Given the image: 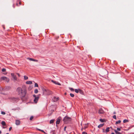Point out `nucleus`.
Returning <instances> with one entry per match:
<instances>
[{"instance_id":"nucleus-4","label":"nucleus","mask_w":134,"mask_h":134,"mask_svg":"<svg viewBox=\"0 0 134 134\" xmlns=\"http://www.w3.org/2000/svg\"><path fill=\"white\" fill-rule=\"evenodd\" d=\"M1 80H5L7 82H8L9 81V79L5 77H2L1 78Z\"/></svg>"},{"instance_id":"nucleus-38","label":"nucleus","mask_w":134,"mask_h":134,"mask_svg":"<svg viewBox=\"0 0 134 134\" xmlns=\"http://www.w3.org/2000/svg\"><path fill=\"white\" fill-rule=\"evenodd\" d=\"M12 129V127H10L9 128V131H10L11 130V129Z\"/></svg>"},{"instance_id":"nucleus-29","label":"nucleus","mask_w":134,"mask_h":134,"mask_svg":"<svg viewBox=\"0 0 134 134\" xmlns=\"http://www.w3.org/2000/svg\"><path fill=\"white\" fill-rule=\"evenodd\" d=\"M69 89L71 91H74V89L72 88H70Z\"/></svg>"},{"instance_id":"nucleus-34","label":"nucleus","mask_w":134,"mask_h":134,"mask_svg":"<svg viewBox=\"0 0 134 134\" xmlns=\"http://www.w3.org/2000/svg\"><path fill=\"white\" fill-rule=\"evenodd\" d=\"M113 118L115 119H116V116L115 115H114L113 116Z\"/></svg>"},{"instance_id":"nucleus-39","label":"nucleus","mask_w":134,"mask_h":134,"mask_svg":"<svg viewBox=\"0 0 134 134\" xmlns=\"http://www.w3.org/2000/svg\"><path fill=\"white\" fill-rule=\"evenodd\" d=\"M16 100L17 101H18L19 100V99L18 98H15Z\"/></svg>"},{"instance_id":"nucleus-40","label":"nucleus","mask_w":134,"mask_h":134,"mask_svg":"<svg viewBox=\"0 0 134 134\" xmlns=\"http://www.w3.org/2000/svg\"><path fill=\"white\" fill-rule=\"evenodd\" d=\"M33 96L35 98L37 97H36V96L35 94H34L33 95Z\"/></svg>"},{"instance_id":"nucleus-26","label":"nucleus","mask_w":134,"mask_h":134,"mask_svg":"<svg viewBox=\"0 0 134 134\" xmlns=\"http://www.w3.org/2000/svg\"><path fill=\"white\" fill-rule=\"evenodd\" d=\"M121 122V121L120 120H118V121H116V124H118L120 123Z\"/></svg>"},{"instance_id":"nucleus-5","label":"nucleus","mask_w":134,"mask_h":134,"mask_svg":"<svg viewBox=\"0 0 134 134\" xmlns=\"http://www.w3.org/2000/svg\"><path fill=\"white\" fill-rule=\"evenodd\" d=\"M61 119L62 118L60 117H59L57 118L56 121V124L57 125L59 124L60 122Z\"/></svg>"},{"instance_id":"nucleus-51","label":"nucleus","mask_w":134,"mask_h":134,"mask_svg":"<svg viewBox=\"0 0 134 134\" xmlns=\"http://www.w3.org/2000/svg\"><path fill=\"white\" fill-rule=\"evenodd\" d=\"M114 114H115V112H114Z\"/></svg>"},{"instance_id":"nucleus-32","label":"nucleus","mask_w":134,"mask_h":134,"mask_svg":"<svg viewBox=\"0 0 134 134\" xmlns=\"http://www.w3.org/2000/svg\"><path fill=\"white\" fill-rule=\"evenodd\" d=\"M80 90V91H79V92L81 94H82L83 93V92H82V91L81 90Z\"/></svg>"},{"instance_id":"nucleus-6","label":"nucleus","mask_w":134,"mask_h":134,"mask_svg":"<svg viewBox=\"0 0 134 134\" xmlns=\"http://www.w3.org/2000/svg\"><path fill=\"white\" fill-rule=\"evenodd\" d=\"M59 99V98L58 97H54L52 99L53 102H56Z\"/></svg>"},{"instance_id":"nucleus-12","label":"nucleus","mask_w":134,"mask_h":134,"mask_svg":"<svg viewBox=\"0 0 134 134\" xmlns=\"http://www.w3.org/2000/svg\"><path fill=\"white\" fill-rule=\"evenodd\" d=\"M110 128H111L112 127H108L106 129L105 132L106 133H108L109 131V129Z\"/></svg>"},{"instance_id":"nucleus-47","label":"nucleus","mask_w":134,"mask_h":134,"mask_svg":"<svg viewBox=\"0 0 134 134\" xmlns=\"http://www.w3.org/2000/svg\"><path fill=\"white\" fill-rule=\"evenodd\" d=\"M2 133L1 131L0 130V134H1Z\"/></svg>"},{"instance_id":"nucleus-48","label":"nucleus","mask_w":134,"mask_h":134,"mask_svg":"<svg viewBox=\"0 0 134 134\" xmlns=\"http://www.w3.org/2000/svg\"><path fill=\"white\" fill-rule=\"evenodd\" d=\"M111 134H115L114 133V132H112L111 133Z\"/></svg>"},{"instance_id":"nucleus-13","label":"nucleus","mask_w":134,"mask_h":134,"mask_svg":"<svg viewBox=\"0 0 134 134\" xmlns=\"http://www.w3.org/2000/svg\"><path fill=\"white\" fill-rule=\"evenodd\" d=\"M15 123L16 125H19L20 124V121L19 120H17L16 121Z\"/></svg>"},{"instance_id":"nucleus-31","label":"nucleus","mask_w":134,"mask_h":134,"mask_svg":"<svg viewBox=\"0 0 134 134\" xmlns=\"http://www.w3.org/2000/svg\"><path fill=\"white\" fill-rule=\"evenodd\" d=\"M5 113L4 111H2L1 112V114L3 115H5Z\"/></svg>"},{"instance_id":"nucleus-55","label":"nucleus","mask_w":134,"mask_h":134,"mask_svg":"<svg viewBox=\"0 0 134 134\" xmlns=\"http://www.w3.org/2000/svg\"><path fill=\"white\" fill-rule=\"evenodd\" d=\"M1 69V67H0V69Z\"/></svg>"},{"instance_id":"nucleus-46","label":"nucleus","mask_w":134,"mask_h":134,"mask_svg":"<svg viewBox=\"0 0 134 134\" xmlns=\"http://www.w3.org/2000/svg\"><path fill=\"white\" fill-rule=\"evenodd\" d=\"M3 128H5V127H4V126H2Z\"/></svg>"},{"instance_id":"nucleus-16","label":"nucleus","mask_w":134,"mask_h":134,"mask_svg":"<svg viewBox=\"0 0 134 134\" xmlns=\"http://www.w3.org/2000/svg\"><path fill=\"white\" fill-rule=\"evenodd\" d=\"M114 131L116 133L115 134H122V133L116 130H114Z\"/></svg>"},{"instance_id":"nucleus-11","label":"nucleus","mask_w":134,"mask_h":134,"mask_svg":"<svg viewBox=\"0 0 134 134\" xmlns=\"http://www.w3.org/2000/svg\"><path fill=\"white\" fill-rule=\"evenodd\" d=\"M38 97H37L35 98L34 100V102L35 103H36L38 100Z\"/></svg>"},{"instance_id":"nucleus-37","label":"nucleus","mask_w":134,"mask_h":134,"mask_svg":"<svg viewBox=\"0 0 134 134\" xmlns=\"http://www.w3.org/2000/svg\"><path fill=\"white\" fill-rule=\"evenodd\" d=\"M117 130L118 131H120L121 129H120V128H117Z\"/></svg>"},{"instance_id":"nucleus-18","label":"nucleus","mask_w":134,"mask_h":134,"mask_svg":"<svg viewBox=\"0 0 134 134\" xmlns=\"http://www.w3.org/2000/svg\"><path fill=\"white\" fill-rule=\"evenodd\" d=\"M51 133H52V134H55V131L52 130H51Z\"/></svg>"},{"instance_id":"nucleus-50","label":"nucleus","mask_w":134,"mask_h":134,"mask_svg":"<svg viewBox=\"0 0 134 134\" xmlns=\"http://www.w3.org/2000/svg\"><path fill=\"white\" fill-rule=\"evenodd\" d=\"M66 93H65V95H66Z\"/></svg>"},{"instance_id":"nucleus-3","label":"nucleus","mask_w":134,"mask_h":134,"mask_svg":"<svg viewBox=\"0 0 134 134\" xmlns=\"http://www.w3.org/2000/svg\"><path fill=\"white\" fill-rule=\"evenodd\" d=\"M43 92L44 93H45L46 92H49V93H46V94L47 95H48L52 94V92L48 90H46L45 89H43Z\"/></svg>"},{"instance_id":"nucleus-35","label":"nucleus","mask_w":134,"mask_h":134,"mask_svg":"<svg viewBox=\"0 0 134 134\" xmlns=\"http://www.w3.org/2000/svg\"><path fill=\"white\" fill-rule=\"evenodd\" d=\"M82 134H87V133L85 132H82Z\"/></svg>"},{"instance_id":"nucleus-1","label":"nucleus","mask_w":134,"mask_h":134,"mask_svg":"<svg viewBox=\"0 0 134 134\" xmlns=\"http://www.w3.org/2000/svg\"><path fill=\"white\" fill-rule=\"evenodd\" d=\"M16 91L18 93V95L22 97H24L26 94V88L25 85H23L21 87H18L16 89Z\"/></svg>"},{"instance_id":"nucleus-24","label":"nucleus","mask_w":134,"mask_h":134,"mask_svg":"<svg viewBox=\"0 0 134 134\" xmlns=\"http://www.w3.org/2000/svg\"><path fill=\"white\" fill-rule=\"evenodd\" d=\"M37 129L39 131H41V132H44V133H46L43 130H41L40 129H37Z\"/></svg>"},{"instance_id":"nucleus-14","label":"nucleus","mask_w":134,"mask_h":134,"mask_svg":"<svg viewBox=\"0 0 134 134\" xmlns=\"http://www.w3.org/2000/svg\"><path fill=\"white\" fill-rule=\"evenodd\" d=\"M6 69L5 68H3L2 69V71L3 72H5V73H3L4 74L6 75L7 74V73L6 72Z\"/></svg>"},{"instance_id":"nucleus-33","label":"nucleus","mask_w":134,"mask_h":134,"mask_svg":"<svg viewBox=\"0 0 134 134\" xmlns=\"http://www.w3.org/2000/svg\"><path fill=\"white\" fill-rule=\"evenodd\" d=\"M100 121L102 122H103L104 121V120L102 119H100Z\"/></svg>"},{"instance_id":"nucleus-2","label":"nucleus","mask_w":134,"mask_h":134,"mask_svg":"<svg viewBox=\"0 0 134 134\" xmlns=\"http://www.w3.org/2000/svg\"><path fill=\"white\" fill-rule=\"evenodd\" d=\"M71 120V118L68 117V116H66L64 118L63 121L65 123H68Z\"/></svg>"},{"instance_id":"nucleus-23","label":"nucleus","mask_w":134,"mask_h":134,"mask_svg":"<svg viewBox=\"0 0 134 134\" xmlns=\"http://www.w3.org/2000/svg\"><path fill=\"white\" fill-rule=\"evenodd\" d=\"M129 121L127 119H125L124 120H123V122L124 123H126L128 122Z\"/></svg>"},{"instance_id":"nucleus-8","label":"nucleus","mask_w":134,"mask_h":134,"mask_svg":"<svg viewBox=\"0 0 134 134\" xmlns=\"http://www.w3.org/2000/svg\"><path fill=\"white\" fill-rule=\"evenodd\" d=\"M51 81L55 84L58 85H61V84L60 83L56 81H54L53 80H51Z\"/></svg>"},{"instance_id":"nucleus-36","label":"nucleus","mask_w":134,"mask_h":134,"mask_svg":"<svg viewBox=\"0 0 134 134\" xmlns=\"http://www.w3.org/2000/svg\"><path fill=\"white\" fill-rule=\"evenodd\" d=\"M66 128V126H65L64 128V131H65Z\"/></svg>"},{"instance_id":"nucleus-20","label":"nucleus","mask_w":134,"mask_h":134,"mask_svg":"<svg viewBox=\"0 0 134 134\" xmlns=\"http://www.w3.org/2000/svg\"><path fill=\"white\" fill-rule=\"evenodd\" d=\"M80 90V89H78H78H75V91L76 93H77L79 92V91H80L79 90Z\"/></svg>"},{"instance_id":"nucleus-52","label":"nucleus","mask_w":134,"mask_h":134,"mask_svg":"<svg viewBox=\"0 0 134 134\" xmlns=\"http://www.w3.org/2000/svg\"><path fill=\"white\" fill-rule=\"evenodd\" d=\"M6 134H9V133H6Z\"/></svg>"},{"instance_id":"nucleus-7","label":"nucleus","mask_w":134,"mask_h":134,"mask_svg":"<svg viewBox=\"0 0 134 134\" xmlns=\"http://www.w3.org/2000/svg\"><path fill=\"white\" fill-rule=\"evenodd\" d=\"M11 74L14 80H17V78L16 76L14 75V74L13 73H11Z\"/></svg>"},{"instance_id":"nucleus-17","label":"nucleus","mask_w":134,"mask_h":134,"mask_svg":"<svg viewBox=\"0 0 134 134\" xmlns=\"http://www.w3.org/2000/svg\"><path fill=\"white\" fill-rule=\"evenodd\" d=\"M32 83V82L30 81H27L26 82V83L27 84H31Z\"/></svg>"},{"instance_id":"nucleus-49","label":"nucleus","mask_w":134,"mask_h":134,"mask_svg":"<svg viewBox=\"0 0 134 134\" xmlns=\"http://www.w3.org/2000/svg\"><path fill=\"white\" fill-rule=\"evenodd\" d=\"M19 4L20 5V4H21V2H19Z\"/></svg>"},{"instance_id":"nucleus-9","label":"nucleus","mask_w":134,"mask_h":134,"mask_svg":"<svg viewBox=\"0 0 134 134\" xmlns=\"http://www.w3.org/2000/svg\"><path fill=\"white\" fill-rule=\"evenodd\" d=\"M104 113V111L101 108L98 111V113L99 114H103Z\"/></svg>"},{"instance_id":"nucleus-10","label":"nucleus","mask_w":134,"mask_h":134,"mask_svg":"<svg viewBox=\"0 0 134 134\" xmlns=\"http://www.w3.org/2000/svg\"><path fill=\"white\" fill-rule=\"evenodd\" d=\"M27 59L30 61H32L36 62H37L38 61L37 60L31 58H27Z\"/></svg>"},{"instance_id":"nucleus-43","label":"nucleus","mask_w":134,"mask_h":134,"mask_svg":"<svg viewBox=\"0 0 134 134\" xmlns=\"http://www.w3.org/2000/svg\"><path fill=\"white\" fill-rule=\"evenodd\" d=\"M103 132H105V131H104V129H103Z\"/></svg>"},{"instance_id":"nucleus-45","label":"nucleus","mask_w":134,"mask_h":134,"mask_svg":"<svg viewBox=\"0 0 134 134\" xmlns=\"http://www.w3.org/2000/svg\"><path fill=\"white\" fill-rule=\"evenodd\" d=\"M103 124H100L99 125V126H103Z\"/></svg>"},{"instance_id":"nucleus-30","label":"nucleus","mask_w":134,"mask_h":134,"mask_svg":"<svg viewBox=\"0 0 134 134\" xmlns=\"http://www.w3.org/2000/svg\"><path fill=\"white\" fill-rule=\"evenodd\" d=\"M33 116H31L30 117V120H31L33 119Z\"/></svg>"},{"instance_id":"nucleus-19","label":"nucleus","mask_w":134,"mask_h":134,"mask_svg":"<svg viewBox=\"0 0 134 134\" xmlns=\"http://www.w3.org/2000/svg\"><path fill=\"white\" fill-rule=\"evenodd\" d=\"M1 124L2 125L4 126L6 125L5 122L4 121L2 122Z\"/></svg>"},{"instance_id":"nucleus-22","label":"nucleus","mask_w":134,"mask_h":134,"mask_svg":"<svg viewBox=\"0 0 134 134\" xmlns=\"http://www.w3.org/2000/svg\"><path fill=\"white\" fill-rule=\"evenodd\" d=\"M24 79L25 80H26L28 79V77L27 76H24Z\"/></svg>"},{"instance_id":"nucleus-54","label":"nucleus","mask_w":134,"mask_h":134,"mask_svg":"<svg viewBox=\"0 0 134 134\" xmlns=\"http://www.w3.org/2000/svg\"><path fill=\"white\" fill-rule=\"evenodd\" d=\"M40 94H39L38 95H40Z\"/></svg>"},{"instance_id":"nucleus-21","label":"nucleus","mask_w":134,"mask_h":134,"mask_svg":"<svg viewBox=\"0 0 134 134\" xmlns=\"http://www.w3.org/2000/svg\"><path fill=\"white\" fill-rule=\"evenodd\" d=\"M54 119H53V120H51L50 121V122H49L50 123L52 124V123H53L54 122Z\"/></svg>"},{"instance_id":"nucleus-27","label":"nucleus","mask_w":134,"mask_h":134,"mask_svg":"<svg viewBox=\"0 0 134 134\" xmlns=\"http://www.w3.org/2000/svg\"><path fill=\"white\" fill-rule=\"evenodd\" d=\"M34 86H35V87H38V85L37 83H35V84Z\"/></svg>"},{"instance_id":"nucleus-15","label":"nucleus","mask_w":134,"mask_h":134,"mask_svg":"<svg viewBox=\"0 0 134 134\" xmlns=\"http://www.w3.org/2000/svg\"><path fill=\"white\" fill-rule=\"evenodd\" d=\"M87 128V126H84V127H82L81 129V131H82L83 130H85Z\"/></svg>"},{"instance_id":"nucleus-25","label":"nucleus","mask_w":134,"mask_h":134,"mask_svg":"<svg viewBox=\"0 0 134 134\" xmlns=\"http://www.w3.org/2000/svg\"><path fill=\"white\" fill-rule=\"evenodd\" d=\"M38 91L37 89H36L35 90L34 92L35 93H38Z\"/></svg>"},{"instance_id":"nucleus-42","label":"nucleus","mask_w":134,"mask_h":134,"mask_svg":"<svg viewBox=\"0 0 134 134\" xmlns=\"http://www.w3.org/2000/svg\"><path fill=\"white\" fill-rule=\"evenodd\" d=\"M17 75H18V76L19 77H20V74L19 73H17Z\"/></svg>"},{"instance_id":"nucleus-28","label":"nucleus","mask_w":134,"mask_h":134,"mask_svg":"<svg viewBox=\"0 0 134 134\" xmlns=\"http://www.w3.org/2000/svg\"><path fill=\"white\" fill-rule=\"evenodd\" d=\"M70 95L71 97H73L74 96V94L71 93L70 94Z\"/></svg>"},{"instance_id":"nucleus-53","label":"nucleus","mask_w":134,"mask_h":134,"mask_svg":"<svg viewBox=\"0 0 134 134\" xmlns=\"http://www.w3.org/2000/svg\"><path fill=\"white\" fill-rule=\"evenodd\" d=\"M132 134H134V133H132Z\"/></svg>"},{"instance_id":"nucleus-44","label":"nucleus","mask_w":134,"mask_h":134,"mask_svg":"<svg viewBox=\"0 0 134 134\" xmlns=\"http://www.w3.org/2000/svg\"><path fill=\"white\" fill-rule=\"evenodd\" d=\"M102 126H98V128H100L101 127H102Z\"/></svg>"},{"instance_id":"nucleus-41","label":"nucleus","mask_w":134,"mask_h":134,"mask_svg":"<svg viewBox=\"0 0 134 134\" xmlns=\"http://www.w3.org/2000/svg\"><path fill=\"white\" fill-rule=\"evenodd\" d=\"M3 90V89L2 88L0 87V90L2 91V90Z\"/></svg>"}]
</instances>
